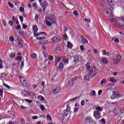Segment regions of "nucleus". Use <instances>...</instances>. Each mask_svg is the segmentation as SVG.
<instances>
[{
    "mask_svg": "<svg viewBox=\"0 0 124 124\" xmlns=\"http://www.w3.org/2000/svg\"><path fill=\"white\" fill-rule=\"evenodd\" d=\"M32 5H33V7H34L35 9H37V6L36 5V3H35V2H33L32 4Z\"/></svg>",
    "mask_w": 124,
    "mask_h": 124,
    "instance_id": "nucleus-45",
    "label": "nucleus"
},
{
    "mask_svg": "<svg viewBox=\"0 0 124 124\" xmlns=\"http://www.w3.org/2000/svg\"><path fill=\"white\" fill-rule=\"evenodd\" d=\"M22 93L24 95H29V92L26 90H22Z\"/></svg>",
    "mask_w": 124,
    "mask_h": 124,
    "instance_id": "nucleus-20",
    "label": "nucleus"
},
{
    "mask_svg": "<svg viewBox=\"0 0 124 124\" xmlns=\"http://www.w3.org/2000/svg\"><path fill=\"white\" fill-rule=\"evenodd\" d=\"M101 62L103 64H107L108 63V60L104 57L102 59Z\"/></svg>",
    "mask_w": 124,
    "mask_h": 124,
    "instance_id": "nucleus-13",
    "label": "nucleus"
},
{
    "mask_svg": "<svg viewBox=\"0 0 124 124\" xmlns=\"http://www.w3.org/2000/svg\"><path fill=\"white\" fill-rule=\"evenodd\" d=\"M74 62L76 63V62H81L82 61V57L79 55L75 56L74 57Z\"/></svg>",
    "mask_w": 124,
    "mask_h": 124,
    "instance_id": "nucleus-6",
    "label": "nucleus"
},
{
    "mask_svg": "<svg viewBox=\"0 0 124 124\" xmlns=\"http://www.w3.org/2000/svg\"><path fill=\"white\" fill-rule=\"evenodd\" d=\"M21 82H23V86H25V87L27 86V84H26V79H23V78L21 79Z\"/></svg>",
    "mask_w": 124,
    "mask_h": 124,
    "instance_id": "nucleus-27",
    "label": "nucleus"
},
{
    "mask_svg": "<svg viewBox=\"0 0 124 124\" xmlns=\"http://www.w3.org/2000/svg\"><path fill=\"white\" fill-rule=\"evenodd\" d=\"M53 42H60L61 41V37L59 35H55L52 38Z\"/></svg>",
    "mask_w": 124,
    "mask_h": 124,
    "instance_id": "nucleus-7",
    "label": "nucleus"
},
{
    "mask_svg": "<svg viewBox=\"0 0 124 124\" xmlns=\"http://www.w3.org/2000/svg\"><path fill=\"white\" fill-rule=\"evenodd\" d=\"M10 41H11V42H13L14 41V37H13V36H11L10 38H9Z\"/></svg>",
    "mask_w": 124,
    "mask_h": 124,
    "instance_id": "nucleus-44",
    "label": "nucleus"
},
{
    "mask_svg": "<svg viewBox=\"0 0 124 124\" xmlns=\"http://www.w3.org/2000/svg\"><path fill=\"white\" fill-rule=\"evenodd\" d=\"M4 86L6 88H7V89H10L11 88L10 86H9V85H7V84H4Z\"/></svg>",
    "mask_w": 124,
    "mask_h": 124,
    "instance_id": "nucleus-54",
    "label": "nucleus"
},
{
    "mask_svg": "<svg viewBox=\"0 0 124 124\" xmlns=\"http://www.w3.org/2000/svg\"><path fill=\"white\" fill-rule=\"evenodd\" d=\"M47 6H48V3L45 1H44L42 3V7L44 9V10H45V8H46Z\"/></svg>",
    "mask_w": 124,
    "mask_h": 124,
    "instance_id": "nucleus-10",
    "label": "nucleus"
},
{
    "mask_svg": "<svg viewBox=\"0 0 124 124\" xmlns=\"http://www.w3.org/2000/svg\"><path fill=\"white\" fill-rule=\"evenodd\" d=\"M113 62H114V63H115V64H118V63H119V62H120V61L116 58V59H113Z\"/></svg>",
    "mask_w": 124,
    "mask_h": 124,
    "instance_id": "nucleus-23",
    "label": "nucleus"
},
{
    "mask_svg": "<svg viewBox=\"0 0 124 124\" xmlns=\"http://www.w3.org/2000/svg\"><path fill=\"white\" fill-rule=\"evenodd\" d=\"M29 95L34 96L35 95V93H34V92H29Z\"/></svg>",
    "mask_w": 124,
    "mask_h": 124,
    "instance_id": "nucleus-35",
    "label": "nucleus"
},
{
    "mask_svg": "<svg viewBox=\"0 0 124 124\" xmlns=\"http://www.w3.org/2000/svg\"><path fill=\"white\" fill-rule=\"evenodd\" d=\"M9 25H10V26H13L14 23L13 22V21H9Z\"/></svg>",
    "mask_w": 124,
    "mask_h": 124,
    "instance_id": "nucleus-55",
    "label": "nucleus"
},
{
    "mask_svg": "<svg viewBox=\"0 0 124 124\" xmlns=\"http://www.w3.org/2000/svg\"><path fill=\"white\" fill-rule=\"evenodd\" d=\"M101 121L102 122V123H103V124H106V121L105 120V119H104V118H102L101 120Z\"/></svg>",
    "mask_w": 124,
    "mask_h": 124,
    "instance_id": "nucleus-46",
    "label": "nucleus"
},
{
    "mask_svg": "<svg viewBox=\"0 0 124 124\" xmlns=\"http://www.w3.org/2000/svg\"><path fill=\"white\" fill-rule=\"evenodd\" d=\"M2 62H3V61H2L1 59H0V69H3V65H2Z\"/></svg>",
    "mask_w": 124,
    "mask_h": 124,
    "instance_id": "nucleus-21",
    "label": "nucleus"
},
{
    "mask_svg": "<svg viewBox=\"0 0 124 124\" xmlns=\"http://www.w3.org/2000/svg\"><path fill=\"white\" fill-rule=\"evenodd\" d=\"M65 112H68V113H70V108L67 107L65 110Z\"/></svg>",
    "mask_w": 124,
    "mask_h": 124,
    "instance_id": "nucleus-36",
    "label": "nucleus"
},
{
    "mask_svg": "<svg viewBox=\"0 0 124 124\" xmlns=\"http://www.w3.org/2000/svg\"><path fill=\"white\" fill-rule=\"evenodd\" d=\"M46 118L48 119L49 120H52V118H51V116L49 114H48L46 116Z\"/></svg>",
    "mask_w": 124,
    "mask_h": 124,
    "instance_id": "nucleus-59",
    "label": "nucleus"
},
{
    "mask_svg": "<svg viewBox=\"0 0 124 124\" xmlns=\"http://www.w3.org/2000/svg\"><path fill=\"white\" fill-rule=\"evenodd\" d=\"M91 94L92 96H93L94 97L96 95V93L95 92V91L93 90L91 92Z\"/></svg>",
    "mask_w": 124,
    "mask_h": 124,
    "instance_id": "nucleus-22",
    "label": "nucleus"
},
{
    "mask_svg": "<svg viewBox=\"0 0 124 124\" xmlns=\"http://www.w3.org/2000/svg\"><path fill=\"white\" fill-rule=\"evenodd\" d=\"M81 105L84 106L85 105V100H82L81 102Z\"/></svg>",
    "mask_w": 124,
    "mask_h": 124,
    "instance_id": "nucleus-51",
    "label": "nucleus"
},
{
    "mask_svg": "<svg viewBox=\"0 0 124 124\" xmlns=\"http://www.w3.org/2000/svg\"><path fill=\"white\" fill-rule=\"evenodd\" d=\"M44 56L45 58H47V57L48 56V53L46 51H45L44 52Z\"/></svg>",
    "mask_w": 124,
    "mask_h": 124,
    "instance_id": "nucleus-43",
    "label": "nucleus"
},
{
    "mask_svg": "<svg viewBox=\"0 0 124 124\" xmlns=\"http://www.w3.org/2000/svg\"><path fill=\"white\" fill-rule=\"evenodd\" d=\"M92 117H87L85 123H86V124H90V123H92Z\"/></svg>",
    "mask_w": 124,
    "mask_h": 124,
    "instance_id": "nucleus-14",
    "label": "nucleus"
},
{
    "mask_svg": "<svg viewBox=\"0 0 124 124\" xmlns=\"http://www.w3.org/2000/svg\"><path fill=\"white\" fill-rule=\"evenodd\" d=\"M30 57L31 58V59H36L37 55H36V54L33 53V54H31L30 55Z\"/></svg>",
    "mask_w": 124,
    "mask_h": 124,
    "instance_id": "nucleus-24",
    "label": "nucleus"
},
{
    "mask_svg": "<svg viewBox=\"0 0 124 124\" xmlns=\"http://www.w3.org/2000/svg\"><path fill=\"white\" fill-rule=\"evenodd\" d=\"M63 62L65 64L68 63V59L65 58L63 60Z\"/></svg>",
    "mask_w": 124,
    "mask_h": 124,
    "instance_id": "nucleus-32",
    "label": "nucleus"
},
{
    "mask_svg": "<svg viewBox=\"0 0 124 124\" xmlns=\"http://www.w3.org/2000/svg\"><path fill=\"white\" fill-rule=\"evenodd\" d=\"M55 23V20L54 19L47 18L46 20V24L48 27H51L53 24Z\"/></svg>",
    "mask_w": 124,
    "mask_h": 124,
    "instance_id": "nucleus-4",
    "label": "nucleus"
},
{
    "mask_svg": "<svg viewBox=\"0 0 124 124\" xmlns=\"http://www.w3.org/2000/svg\"><path fill=\"white\" fill-rule=\"evenodd\" d=\"M27 27L28 26L26 25H25V24H23V25H22L23 28L25 29H27Z\"/></svg>",
    "mask_w": 124,
    "mask_h": 124,
    "instance_id": "nucleus-61",
    "label": "nucleus"
},
{
    "mask_svg": "<svg viewBox=\"0 0 124 124\" xmlns=\"http://www.w3.org/2000/svg\"><path fill=\"white\" fill-rule=\"evenodd\" d=\"M109 82H111L113 84L117 83L118 80L117 79L114 78H110L109 79Z\"/></svg>",
    "mask_w": 124,
    "mask_h": 124,
    "instance_id": "nucleus-12",
    "label": "nucleus"
},
{
    "mask_svg": "<svg viewBox=\"0 0 124 124\" xmlns=\"http://www.w3.org/2000/svg\"><path fill=\"white\" fill-rule=\"evenodd\" d=\"M106 82H107V81L106 80V79H103L101 81L100 84L102 86L103 84H105Z\"/></svg>",
    "mask_w": 124,
    "mask_h": 124,
    "instance_id": "nucleus-28",
    "label": "nucleus"
},
{
    "mask_svg": "<svg viewBox=\"0 0 124 124\" xmlns=\"http://www.w3.org/2000/svg\"><path fill=\"white\" fill-rule=\"evenodd\" d=\"M90 77H91L89 75L87 76L86 75L85 77H84L85 80H86L87 81L90 80Z\"/></svg>",
    "mask_w": 124,
    "mask_h": 124,
    "instance_id": "nucleus-33",
    "label": "nucleus"
},
{
    "mask_svg": "<svg viewBox=\"0 0 124 124\" xmlns=\"http://www.w3.org/2000/svg\"><path fill=\"white\" fill-rule=\"evenodd\" d=\"M8 5L9 7H11L12 8L14 7V5H13V4L11 3L10 2H8Z\"/></svg>",
    "mask_w": 124,
    "mask_h": 124,
    "instance_id": "nucleus-42",
    "label": "nucleus"
},
{
    "mask_svg": "<svg viewBox=\"0 0 124 124\" xmlns=\"http://www.w3.org/2000/svg\"><path fill=\"white\" fill-rule=\"evenodd\" d=\"M114 41H115V42H116V43H119V39H115V40H114Z\"/></svg>",
    "mask_w": 124,
    "mask_h": 124,
    "instance_id": "nucleus-64",
    "label": "nucleus"
},
{
    "mask_svg": "<svg viewBox=\"0 0 124 124\" xmlns=\"http://www.w3.org/2000/svg\"><path fill=\"white\" fill-rule=\"evenodd\" d=\"M74 109H75L74 111V113H75L76 112H78V108H74Z\"/></svg>",
    "mask_w": 124,
    "mask_h": 124,
    "instance_id": "nucleus-62",
    "label": "nucleus"
},
{
    "mask_svg": "<svg viewBox=\"0 0 124 124\" xmlns=\"http://www.w3.org/2000/svg\"><path fill=\"white\" fill-rule=\"evenodd\" d=\"M25 101H26V102H28V103H32V100L26 99Z\"/></svg>",
    "mask_w": 124,
    "mask_h": 124,
    "instance_id": "nucleus-34",
    "label": "nucleus"
},
{
    "mask_svg": "<svg viewBox=\"0 0 124 124\" xmlns=\"http://www.w3.org/2000/svg\"><path fill=\"white\" fill-rule=\"evenodd\" d=\"M63 39L65 40H67V35L66 34H64L63 35Z\"/></svg>",
    "mask_w": 124,
    "mask_h": 124,
    "instance_id": "nucleus-37",
    "label": "nucleus"
},
{
    "mask_svg": "<svg viewBox=\"0 0 124 124\" xmlns=\"http://www.w3.org/2000/svg\"><path fill=\"white\" fill-rule=\"evenodd\" d=\"M70 114V112H68L67 111H65L64 113V116L65 117H67V116H68V115H69Z\"/></svg>",
    "mask_w": 124,
    "mask_h": 124,
    "instance_id": "nucleus-38",
    "label": "nucleus"
},
{
    "mask_svg": "<svg viewBox=\"0 0 124 124\" xmlns=\"http://www.w3.org/2000/svg\"><path fill=\"white\" fill-rule=\"evenodd\" d=\"M81 38L83 44H85V43H89V41H88L84 36H81Z\"/></svg>",
    "mask_w": 124,
    "mask_h": 124,
    "instance_id": "nucleus-11",
    "label": "nucleus"
},
{
    "mask_svg": "<svg viewBox=\"0 0 124 124\" xmlns=\"http://www.w3.org/2000/svg\"><path fill=\"white\" fill-rule=\"evenodd\" d=\"M58 68L60 69V70H62V69H63V63L61 62L59 64Z\"/></svg>",
    "mask_w": 124,
    "mask_h": 124,
    "instance_id": "nucleus-19",
    "label": "nucleus"
},
{
    "mask_svg": "<svg viewBox=\"0 0 124 124\" xmlns=\"http://www.w3.org/2000/svg\"><path fill=\"white\" fill-rule=\"evenodd\" d=\"M121 59H122V57L121 56V55L118 54L116 56V59L121 62Z\"/></svg>",
    "mask_w": 124,
    "mask_h": 124,
    "instance_id": "nucleus-30",
    "label": "nucleus"
},
{
    "mask_svg": "<svg viewBox=\"0 0 124 124\" xmlns=\"http://www.w3.org/2000/svg\"><path fill=\"white\" fill-rule=\"evenodd\" d=\"M33 34L35 36H40V35H41L42 34V32H38V33H33Z\"/></svg>",
    "mask_w": 124,
    "mask_h": 124,
    "instance_id": "nucleus-26",
    "label": "nucleus"
},
{
    "mask_svg": "<svg viewBox=\"0 0 124 124\" xmlns=\"http://www.w3.org/2000/svg\"><path fill=\"white\" fill-rule=\"evenodd\" d=\"M77 99H78V97H76L75 98H73L72 99H70V101H75L77 100Z\"/></svg>",
    "mask_w": 124,
    "mask_h": 124,
    "instance_id": "nucleus-41",
    "label": "nucleus"
},
{
    "mask_svg": "<svg viewBox=\"0 0 124 124\" xmlns=\"http://www.w3.org/2000/svg\"><path fill=\"white\" fill-rule=\"evenodd\" d=\"M67 47L69 49H70L71 48H72V47H73V45L70 42H68L67 44Z\"/></svg>",
    "mask_w": 124,
    "mask_h": 124,
    "instance_id": "nucleus-15",
    "label": "nucleus"
},
{
    "mask_svg": "<svg viewBox=\"0 0 124 124\" xmlns=\"http://www.w3.org/2000/svg\"><path fill=\"white\" fill-rule=\"evenodd\" d=\"M86 68L88 70V75L90 77H94L96 75V69L94 67L90 66V63L86 64Z\"/></svg>",
    "mask_w": 124,
    "mask_h": 124,
    "instance_id": "nucleus-1",
    "label": "nucleus"
},
{
    "mask_svg": "<svg viewBox=\"0 0 124 124\" xmlns=\"http://www.w3.org/2000/svg\"><path fill=\"white\" fill-rule=\"evenodd\" d=\"M3 25L4 27H6V22L5 21H4V20H3Z\"/></svg>",
    "mask_w": 124,
    "mask_h": 124,
    "instance_id": "nucleus-60",
    "label": "nucleus"
},
{
    "mask_svg": "<svg viewBox=\"0 0 124 124\" xmlns=\"http://www.w3.org/2000/svg\"><path fill=\"white\" fill-rule=\"evenodd\" d=\"M115 26H117V27H123V26H122L121 25V24H120V23H119V22H118V20H117L115 22Z\"/></svg>",
    "mask_w": 124,
    "mask_h": 124,
    "instance_id": "nucleus-29",
    "label": "nucleus"
},
{
    "mask_svg": "<svg viewBox=\"0 0 124 124\" xmlns=\"http://www.w3.org/2000/svg\"><path fill=\"white\" fill-rule=\"evenodd\" d=\"M19 19L20 20V22H23L24 21V19L23 18V16H19Z\"/></svg>",
    "mask_w": 124,
    "mask_h": 124,
    "instance_id": "nucleus-57",
    "label": "nucleus"
},
{
    "mask_svg": "<svg viewBox=\"0 0 124 124\" xmlns=\"http://www.w3.org/2000/svg\"><path fill=\"white\" fill-rule=\"evenodd\" d=\"M16 60H19V61L21 62V61H22V57H18L17 58H16Z\"/></svg>",
    "mask_w": 124,
    "mask_h": 124,
    "instance_id": "nucleus-58",
    "label": "nucleus"
},
{
    "mask_svg": "<svg viewBox=\"0 0 124 124\" xmlns=\"http://www.w3.org/2000/svg\"><path fill=\"white\" fill-rule=\"evenodd\" d=\"M112 95L114 98H119V97H121L122 95L118 94L117 91H114L112 93Z\"/></svg>",
    "mask_w": 124,
    "mask_h": 124,
    "instance_id": "nucleus-9",
    "label": "nucleus"
},
{
    "mask_svg": "<svg viewBox=\"0 0 124 124\" xmlns=\"http://www.w3.org/2000/svg\"><path fill=\"white\" fill-rule=\"evenodd\" d=\"M36 39L39 41H41V40H45V39H46V38L45 37H37L36 38Z\"/></svg>",
    "mask_w": 124,
    "mask_h": 124,
    "instance_id": "nucleus-18",
    "label": "nucleus"
},
{
    "mask_svg": "<svg viewBox=\"0 0 124 124\" xmlns=\"http://www.w3.org/2000/svg\"><path fill=\"white\" fill-rule=\"evenodd\" d=\"M74 85V79L71 78L68 82L66 87L68 89H71V88H72L73 87V85Z\"/></svg>",
    "mask_w": 124,
    "mask_h": 124,
    "instance_id": "nucleus-5",
    "label": "nucleus"
},
{
    "mask_svg": "<svg viewBox=\"0 0 124 124\" xmlns=\"http://www.w3.org/2000/svg\"><path fill=\"white\" fill-rule=\"evenodd\" d=\"M75 16H79V14L77 13V11H75L74 12Z\"/></svg>",
    "mask_w": 124,
    "mask_h": 124,
    "instance_id": "nucleus-50",
    "label": "nucleus"
},
{
    "mask_svg": "<svg viewBox=\"0 0 124 124\" xmlns=\"http://www.w3.org/2000/svg\"><path fill=\"white\" fill-rule=\"evenodd\" d=\"M99 95H100V94H101V93H102V90H99L98 91V93Z\"/></svg>",
    "mask_w": 124,
    "mask_h": 124,
    "instance_id": "nucleus-63",
    "label": "nucleus"
},
{
    "mask_svg": "<svg viewBox=\"0 0 124 124\" xmlns=\"http://www.w3.org/2000/svg\"><path fill=\"white\" fill-rule=\"evenodd\" d=\"M104 11H105L107 14H110L111 13V10L110 9H104Z\"/></svg>",
    "mask_w": 124,
    "mask_h": 124,
    "instance_id": "nucleus-25",
    "label": "nucleus"
},
{
    "mask_svg": "<svg viewBox=\"0 0 124 124\" xmlns=\"http://www.w3.org/2000/svg\"><path fill=\"white\" fill-rule=\"evenodd\" d=\"M10 58H14L15 57V54L11 53L10 55Z\"/></svg>",
    "mask_w": 124,
    "mask_h": 124,
    "instance_id": "nucleus-56",
    "label": "nucleus"
},
{
    "mask_svg": "<svg viewBox=\"0 0 124 124\" xmlns=\"http://www.w3.org/2000/svg\"><path fill=\"white\" fill-rule=\"evenodd\" d=\"M61 90V87L58 86L55 89H52V93H60Z\"/></svg>",
    "mask_w": 124,
    "mask_h": 124,
    "instance_id": "nucleus-8",
    "label": "nucleus"
},
{
    "mask_svg": "<svg viewBox=\"0 0 124 124\" xmlns=\"http://www.w3.org/2000/svg\"><path fill=\"white\" fill-rule=\"evenodd\" d=\"M0 96H3V90H0Z\"/></svg>",
    "mask_w": 124,
    "mask_h": 124,
    "instance_id": "nucleus-39",
    "label": "nucleus"
},
{
    "mask_svg": "<svg viewBox=\"0 0 124 124\" xmlns=\"http://www.w3.org/2000/svg\"><path fill=\"white\" fill-rule=\"evenodd\" d=\"M37 99L39 100V101H44L45 98L42 95H40L38 96Z\"/></svg>",
    "mask_w": 124,
    "mask_h": 124,
    "instance_id": "nucleus-16",
    "label": "nucleus"
},
{
    "mask_svg": "<svg viewBox=\"0 0 124 124\" xmlns=\"http://www.w3.org/2000/svg\"><path fill=\"white\" fill-rule=\"evenodd\" d=\"M110 18L109 19V22L110 23H113V22H115L118 21L119 20H122L124 22V17H113L114 15L113 14H110Z\"/></svg>",
    "mask_w": 124,
    "mask_h": 124,
    "instance_id": "nucleus-3",
    "label": "nucleus"
},
{
    "mask_svg": "<svg viewBox=\"0 0 124 124\" xmlns=\"http://www.w3.org/2000/svg\"><path fill=\"white\" fill-rule=\"evenodd\" d=\"M80 49L81 51H84L85 50V47L83 45L80 46Z\"/></svg>",
    "mask_w": 124,
    "mask_h": 124,
    "instance_id": "nucleus-40",
    "label": "nucleus"
},
{
    "mask_svg": "<svg viewBox=\"0 0 124 124\" xmlns=\"http://www.w3.org/2000/svg\"><path fill=\"white\" fill-rule=\"evenodd\" d=\"M16 30H17V31H19V30H21V26L20 25H18L17 26H16Z\"/></svg>",
    "mask_w": 124,
    "mask_h": 124,
    "instance_id": "nucleus-53",
    "label": "nucleus"
},
{
    "mask_svg": "<svg viewBox=\"0 0 124 124\" xmlns=\"http://www.w3.org/2000/svg\"><path fill=\"white\" fill-rule=\"evenodd\" d=\"M48 60H50V61H53V60H54V57H53V56H50L48 58Z\"/></svg>",
    "mask_w": 124,
    "mask_h": 124,
    "instance_id": "nucleus-48",
    "label": "nucleus"
},
{
    "mask_svg": "<svg viewBox=\"0 0 124 124\" xmlns=\"http://www.w3.org/2000/svg\"><path fill=\"white\" fill-rule=\"evenodd\" d=\"M32 119L33 120H37V119H38V117L37 116H32Z\"/></svg>",
    "mask_w": 124,
    "mask_h": 124,
    "instance_id": "nucleus-49",
    "label": "nucleus"
},
{
    "mask_svg": "<svg viewBox=\"0 0 124 124\" xmlns=\"http://www.w3.org/2000/svg\"><path fill=\"white\" fill-rule=\"evenodd\" d=\"M61 61V58H58L55 60V64L58 65V63Z\"/></svg>",
    "mask_w": 124,
    "mask_h": 124,
    "instance_id": "nucleus-31",
    "label": "nucleus"
},
{
    "mask_svg": "<svg viewBox=\"0 0 124 124\" xmlns=\"http://www.w3.org/2000/svg\"><path fill=\"white\" fill-rule=\"evenodd\" d=\"M37 31H38V28H37V26L36 25H34L33 26V31L34 33L37 32Z\"/></svg>",
    "mask_w": 124,
    "mask_h": 124,
    "instance_id": "nucleus-17",
    "label": "nucleus"
},
{
    "mask_svg": "<svg viewBox=\"0 0 124 124\" xmlns=\"http://www.w3.org/2000/svg\"><path fill=\"white\" fill-rule=\"evenodd\" d=\"M20 11L21 12H24V11H25V9L24 8V7H21L20 8Z\"/></svg>",
    "mask_w": 124,
    "mask_h": 124,
    "instance_id": "nucleus-47",
    "label": "nucleus"
},
{
    "mask_svg": "<svg viewBox=\"0 0 124 124\" xmlns=\"http://www.w3.org/2000/svg\"><path fill=\"white\" fill-rule=\"evenodd\" d=\"M40 108H41V110H42V111H44V110H45V107L43 105H42L40 107Z\"/></svg>",
    "mask_w": 124,
    "mask_h": 124,
    "instance_id": "nucleus-52",
    "label": "nucleus"
},
{
    "mask_svg": "<svg viewBox=\"0 0 124 124\" xmlns=\"http://www.w3.org/2000/svg\"><path fill=\"white\" fill-rule=\"evenodd\" d=\"M96 110L93 112V117L96 119V120H99L101 119V114L100 112L103 110V108H100L99 107H97L95 108Z\"/></svg>",
    "mask_w": 124,
    "mask_h": 124,
    "instance_id": "nucleus-2",
    "label": "nucleus"
}]
</instances>
